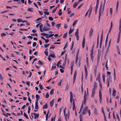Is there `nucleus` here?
I'll return each mask as SVG.
<instances>
[{
  "instance_id": "nucleus-3",
  "label": "nucleus",
  "mask_w": 121,
  "mask_h": 121,
  "mask_svg": "<svg viewBox=\"0 0 121 121\" xmlns=\"http://www.w3.org/2000/svg\"><path fill=\"white\" fill-rule=\"evenodd\" d=\"M78 34V29H77V30L75 33V35L76 37L77 40V41H78V40L79 39V37Z\"/></svg>"
},
{
  "instance_id": "nucleus-55",
  "label": "nucleus",
  "mask_w": 121,
  "mask_h": 121,
  "mask_svg": "<svg viewBox=\"0 0 121 121\" xmlns=\"http://www.w3.org/2000/svg\"><path fill=\"white\" fill-rule=\"evenodd\" d=\"M118 38L117 39V43H118L120 41L119 37H120V35H118Z\"/></svg>"
},
{
  "instance_id": "nucleus-5",
  "label": "nucleus",
  "mask_w": 121,
  "mask_h": 121,
  "mask_svg": "<svg viewBox=\"0 0 121 121\" xmlns=\"http://www.w3.org/2000/svg\"><path fill=\"white\" fill-rule=\"evenodd\" d=\"M99 101L100 102V103H101L102 102V94L101 93V91L99 90Z\"/></svg>"
},
{
  "instance_id": "nucleus-17",
  "label": "nucleus",
  "mask_w": 121,
  "mask_h": 121,
  "mask_svg": "<svg viewBox=\"0 0 121 121\" xmlns=\"http://www.w3.org/2000/svg\"><path fill=\"white\" fill-rule=\"evenodd\" d=\"M54 99H52V101H51L50 103V105L51 107H52V106L53 105V103H54Z\"/></svg>"
},
{
  "instance_id": "nucleus-6",
  "label": "nucleus",
  "mask_w": 121,
  "mask_h": 121,
  "mask_svg": "<svg viewBox=\"0 0 121 121\" xmlns=\"http://www.w3.org/2000/svg\"><path fill=\"white\" fill-rule=\"evenodd\" d=\"M76 71L75 70L74 71V75L73 77V84L74 83L76 78Z\"/></svg>"
},
{
  "instance_id": "nucleus-58",
  "label": "nucleus",
  "mask_w": 121,
  "mask_h": 121,
  "mask_svg": "<svg viewBox=\"0 0 121 121\" xmlns=\"http://www.w3.org/2000/svg\"><path fill=\"white\" fill-rule=\"evenodd\" d=\"M55 47H54V46L53 45H52L51 46V47L50 48H52L54 49L55 48Z\"/></svg>"
},
{
  "instance_id": "nucleus-51",
  "label": "nucleus",
  "mask_w": 121,
  "mask_h": 121,
  "mask_svg": "<svg viewBox=\"0 0 121 121\" xmlns=\"http://www.w3.org/2000/svg\"><path fill=\"white\" fill-rule=\"evenodd\" d=\"M100 58V56H99L98 55V58L97 59V63H99V61Z\"/></svg>"
},
{
  "instance_id": "nucleus-48",
  "label": "nucleus",
  "mask_w": 121,
  "mask_h": 121,
  "mask_svg": "<svg viewBox=\"0 0 121 121\" xmlns=\"http://www.w3.org/2000/svg\"><path fill=\"white\" fill-rule=\"evenodd\" d=\"M1 35L2 37H3L6 35V34L4 33H3L1 34Z\"/></svg>"
},
{
  "instance_id": "nucleus-16",
  "label": "nucleus",
  "mask_w": 121,
  "mask_h": 121,
  "mask_svg": "<svg viewBox=\"0 0 121 121\" xmlns=\"http://www.w3.org/2000/svg\"><path fill=\"white\" fill-rule=\"evenodd\" d=\"M78 2H75L73 5V8H75L77 5L78 4Z\"/></svg>"
},
{
  "instance_id": "nucleus-42",
  "label": "nucleus",
  "mask_w": 121,
  "mask_h": 121,
  "mask_svg": "<svg viewBox=\"0 0 121 121\" xmlns=\"http://www.w3.org/2000/svg\"><path fill=\"white\" fill-rule=\"evenodd\" d=\"M77 22V20H76L74 21V22L73 23V24L72 25L73 26L74 25H75L76 24V23Z\"/></svg>"
},
{
  "instance_id": "nucleus-29",
  "label": "nucleus",
  "mask_w": 121,
  "mask_h": 121,
  "mask_svg": "<svg viewBox=\"0 0 121 121\" xmlns=\"http://www.w3.org/2000/svg\"><path fill=\"white\" fill-rule=\"evenodd\" d=\"M73 110H74L75 109V102L74 101V100H73Z\"/></svg>"
},
{
  "instance_id": "nucleus-11",
  "label": "nucleus",
  "mask_w": 121,
  "mask_h": 121,
  "mask_svg": "<svg viewBox=\"0 0 121 121\" xmlns=\"http://www.w3.org/2000/svg\"><path fill=\"white\" fill-rule=\"evenodd\" d=\"M69 114H65V115H64L65 116V119L66 120V121H67V119H68L69 118Z\"/></svg>"
},
{
  "instance_id": "nucleus-64",
  "label": "nucleus",
  "mask_w": 121,
  "mask_h": 121,
  "mask_svg": "<svg viewBox=\"0 0 121 121\" xmlns=\"http://www.w3.org/2000/svg\"><path fill=\"white\" fill-rule=\"evenodd\" d=\"M57 8V7H56L54 10H53L52 11V13L54 12L56 10Z\"/></svg>"
},
{
  "instance_id": "nucleus-37",
  "label": "nucleus",
  "mask_w": 121,
  "mask_h": 121,
  "mask_svg": "<svg viewBox=\"0 0 121 121\" xmlns=\"http://www.w3.org/2000/svg\"><path fill=\"white\" fill-rule=\"evenodd\" d=\"M118 5H119V1H118L117 2V5H116V10L117 11L118 9Z\"/></svg>"
},
{
  "instance_id": "nucleus-9",
  "label": "nucleus",
  "mask_w": 121,
  "mask_h": 121,
  "mask_svg": "<svg viewBox=\"0 0 121 121\" xmlns=\"http://www.w3.org/2000/svg\"><path fill=\"white\" fill-rule=\"evenodd\" d=\"M17 21L18 22H22L23 23L26 22H27V21L26 20L22 21V19L21 18L19 19H17Z\"/></svg>"
},
{
  "instance_id": "nucleus-20",
  "label": "nucleus",
  "mask_w": 121,
  "mask_h": 121,
  "mask_svg": "<svg viewBox=\"0 0 121 121\" xmlns=\"http://www.w3.org/2000/svg\"><path fill=\"white\" fill-rule=\"evenodd\" d=\"M48 48H46L44 51V53H45V55L46 56L48 55Z\"/></svg>"
},
{
  "instance_id": "nucleus-2",
  "label": "nucleus",
  "mask_w": 121,
  "mask_h": 121,
  "mask_svg": "<svg viewBox=\"0 0 121 121\" xmlns=\"http://www.w3.org/2000/svg\"><path fill=\"white\" fill-rule=\"evenodd\" d=\"M104 9L103 11V7H102V4H101L100 8V9L99 10V15H101V14H102L103 13Z\"/></svg>"
},
{
  "instance_id": "nucleus-53",
  "label": "nucleus",
  "mask_w": 121,
  "mask_h": 121,
  "mask_svg": "<svg viewBox=\"0 0 121 121\" xmlns=\"http://www.w3.org/2000/svg\"><path fill=\"white\" fill-rule=\"evenodd\" d=\"M110 13L112 15V8H110Z\"/></svg>"
},
{
  "instance_id": "nucleus-61",
  "label": "nucleus",
  "mask_w": 121,
  "mask_h": 121,
  "mask_svg": "<svg viewBox=\"0 0 121 121\" xmlns=\"http://www.w3.org/2000/svg\"><path fill=\"white\" fill-rule=\"evenodd\" d=\"M3 77L2 76L1 74H0V80L1 81H2L3 79Z\"/></svg>"
},
{
  "instance_id": "nucleus-52",
  "label": "nucleus",
  "mask_w": 121,
  "mask_h": 121,
  "mask_svg": "<svg viewBox=\"0 0 121 121\" xmlns=\"http://www.w3.org/2000/svg\"><path fill=\"white\" fill-rule=\"evenodd\" d=\"M48 19L49 20L51 21H52L53 20V18L50 17H49Z\"/></svg>"
},
{
  "instance_id": "nucleus-46",
  "label": "nucleus",
  "mask_w": 121,
  "mask_h": 121,
  "mask_svg": "<svg viewBox=\"0 0 121 121\" xmlns=\"http://www.w3.org/2000/svg\"><path fill=\"white\" fill-rule=\"evenodd\" d=\"M61 25V24H58L56 25V27H57L58 29H59V27H60V26Z\"/></svg>"
},
{
  "instance_id": "nucleus-31",
  "label": "nucleus",
  "mask_w": 121,
  "mask_h": 121,
  "mask_svg": "<svg viewBox=\"0 0 121 121\" xmlns=\"http://www.w3.org/2000/svg\"><path fill=\"white\" fill-rule=\"evenodd\" d=\"M95 91H92V94L91 96L92 97H93L94 96V94H95Z\"/></svg>"
},
{
  "instance_id": "nucleus-12",
  "label": "nucleus",
  "mask_w": 121,
  "mask_h": 121,
  "mask_svg": "<svg viewBox=\"0 0 121 121\" xmlns=\"http://www.w3.org/2000/svg\"><path fill=\"white\" fill-rule=\"evenodd\" d=\"M36 102H38V101L39 99L40 98V97H39V96L38 95L36 94Z\"/></svg>"
},
{
  "instance_id": "nucleus-7",
  "label": "nucleus",
  "mask_w": 121,
  "mask_h": 121,
  "mask_svg": "<svg viewBox=\"0 0 121 121\" xmlns=\"http://www.w3.org/2000/svg\"><path fill=\"white\" fill-rule=\"evenodd\" d=\"M70 102L71 103L72 102V100L73 99V94L71 91L70 92Z\"/></svg>"
},
{
  "instance_id": "nucleus-15",
  "label": "nucleus",
  "mask_w": 121,
  "mask_h": 121,
  "mask_svg": "<svg viewBox=\"0 0 121 121\" xmlns=\"http://www.w3.org/2000/svg\"><path fill=\"white\" fill-rule=\"evenodd\" d=\"M112 78L111 76H110L109 77V78H108L107 79V82L108 81L109 82H111L112 81Z\"/></svg>"
},
{
  "instance_id": "nucleus-25",
  "label": "nucleus",
  "mask_w": 121,
  "mask_h": 121,
  "mask_svg": "<svg viewBox=\"0 0 121 121\" xmlns=\"http://www.w3.org/2000/svg\"><path fill=\"white\" fill-rule=\"evenodd\" d=\"M106 2V0H104L103 6V7L102 12L103 11V10L104 9V8H105V4Z\"/></svg>"
},
{
  "instance_id": "nucleus-62",
  "label": "nucleus",
  "mask_w": 121,
  "mask_h": 121,
  "mask_svg": "<svg viewBox=\"0 0 121 121\" xmlns=\"http://www.w3.org/2000/svg\"><path fill=\"white\" fill-rule=\"evenodd\" d=\"M67 43L66 44L65 46L64 47L63 49H65V48L67 47Z\"/></svg>"
},
{
  "instance_id": "nucleus-44",
  "label": "nucleus",
  "mask_w": 121,
  "mask_h": 121,
  "mask_svg": "<svg viewBox=\"0 0 121 121\" xmlns=\"http://www.w3.org/2000/svg\"><path fill=\"white\" fill-rule=\"evenodd\" d=\"M30 35H31L34 36H38V35L37 33H35V34H31Z\"/></svg>"
},
{
  "instance_id": "nucleus-60",
  "label": "nucleus",
  "mask_w": 121,
  "mask_h": 121,
  "mask_svg": "<svg viewBox=\"0 0 121 121\" xmlns=\"http://www.w3.org/2000/svg\"><path fill=\"white\" fill-rule=\"evenodd\" d=\"M94 87H97V84L96 82H95L94 83Z\"/></svg>"
},
{
  "instance_id": "nucleus-38",
  "label": "nucleus",
  "mask_w": 121,
  "mask_h": 121,
  "mask_svg": "<svg viewBox=\"0 0 121 121\" xmlns=\"http://www.w3.org/2000/svg\"><path fill=\"white\" fill-rule=\"evenodd\" d=\"M98 8V6H95V14H96L97 13Z\"/></svg>"
},
{
  "instance_id": "nucleus-49",
  "label": "nucleus",
  "mask_w": 121,
  "mask_h": 121,
  "mask_svg": "<svg viewBox=\"0 0 121 121\" xmlns=\"http://www.w3.org/2000/svg\"><path fill=\"white\" fill-rule=\"evenodd\" d=\"M78 57H76L75 63L76 65H77V62L78 60Z\"/></svg>"
},
{
  "instance_id": "nucleus-27",
  "label": "nucleus",
  "mask_w": 121,
  "mask_h": 121,
  "mask_svg": "<svg viewBox=\"0 0 121 121\" xmlns=\"http://www.w3.org/2000/svg\"><path fill=\"white\" fill-rule=\"evenodd\" d=\"M33 9L32 8H28L27 10L29 11L33 12Z\"/></svg>"
},
{
  "instance_id": "nucleus-28",
  "label": "nucleus",
  "mask_w": 121,
  "mask_h": 121,
  "mask_svg": "<svg viewBox=\"0 0 121 121\" xmlns=\"http://www.w3.org/2000/svg\"><path fill=\"white\" fill-rule=\"evenodd\" d=\"M69 84H68V83H67L66 86V87L65 89V90L67 91L68 90V89L69 88Z\"/></svg>"
},
{
  "instance_id": "nucleus-10",
  "label": "nucleus",
  "mask_w": 121,
  "mask_h": 121,
  "mask_svg": "<svg viewBox=\"0 0 121 121\" xmlns=\"http://www.w3.org/2000/svg\"><path fill=\"white\" fill-rule=\"evenodd\" d=\"M33 114L34 116H35V117H34V118L35 119H36L38 118L39 115V113L38 114H36L35 113H33Z\"/></svg>"
},
{
  "instance_id": "nucleus-36",
  "label": "nucleus",
  "mask_w": 121,
  "mask_h": 121,
  "mask_svg": "<svg viewBox=\"0 0 121 121\" xmlns=\"http://www.w3.org/2000/svg\"><path fill=\"white\" fill-rule=\"evenodd\" d=\"M42 26H43V25L42 24H41V25H40L39 26L40 30L41 32H43V30L42 29Z\"/></svg>"
},
{
  "instance_id": "nucleus-18",
  "label": "nucleus",
  "mask_w": 121,
  "mask_h": 121,
  "mask_svg": "<svg viewBox=\"0 0 121 121\" xmlns=\"http://www.w3.org/2000/svg\"><path fill=\"white\" fill-rule=\"evenodd\" d=\"M96 80V81H98L99 82H100V76L99 75L97 76Z\"/></svg>"
},
{
  "instance_id": "nucleus-43",
  "label": "nucleus",
  "mask_w": 121,
  "mask_h": 121,
  "mask_svg": "<svg viewBox=\"0 0 121 121\" xmlns=\"http://www.w3.org/2000/svg\"><path fill=\"white\" fill-rule=\"evenodd\" d=\"M92 7H91V5L90 6V11L89 13V14L90 15L92 10Z\"/></svg>"
},
{
  "instance_id": "nucleus-23",
  "label": "nucleus",
  "mask_w": 121,
  "mask_h": 121,
  "mask_svg": "<svg viewBox=\"0 0 121 121\" xmlns=\"http://www.w3.org/2000/svg\"><path fill=\"white\" fill-rule=\"evenodd\" d=\"M117 47L118 50V52L119 54H120V51L119 49L118 45L117 46Z\"/></svg>"
},
{
  "instance_id": "nucleus-13",
  "label": "nucleus",
  "mask_w": 121,
  "mask_h": 121,
  "mask_svg": "<svg viewBox=\"0 0 121 121\" xmlns=\"http://www.w3.org/2000/svg\"><path fill=\"white\" fill-rule=\"evenodd\" d=\"M50 28H46V27L45 26L43 28V31H48L49 30H50Z\"/></svg>"
},
{
  "instance_id": "nucleus-8",
  "label": "nucleus",
  "mask_w": 121,
  "mask_h": 121,
  "mask_svg": "<svg viewBox=\"0 0 121 121\" xmlns=\"http://www.w3.org/2000/svg\"><path fill=\"white\" fill-rule=\"evenodd\" d=\"M93 32V30L91 28L89 32V36L91 37L92 35Z\"/></svg>"
},
{
  "instance_id": "nucleus-21",
  "label": "nucleus",
  "mask_w": 121,
  "mask_h": 121,
  "mask_svg": "<svg viewBox=\"0 0 121 121\" xmlns=\"http://www.w3.org/2000/svg\"><path fill=\"white\" fill-rule=\"evenodd\" d=\"M35 108L36 109H38V102H35Z\"/></svg>"
},
{
  "instance_id": "nucleus-19",
  "label": "nucleus",
  "mask_w": 121,
  "mask_h": 121,
  "mask_svg": "<svg viewBox=\"0 0 121 121\" xmlns=\"http://www.w3.org/2000/svg\"><path fill=\"white\" fill-rule=\"evenodd\" d=\"M49 56H50L52 58H55L56 57L55 55L53 54H50Z\"/></svg>"
},
{
  "instance_id": "nucleus-47",
  "label": "nucleus",
  "mask_w": 121,
  "mask_h": 121,
  "mask_svg": "<svg viewBox=\"0 0 121 121\" xmlns=\"http://www.w3.org/2000/svg\"><path fill=\"white\" fill-rule=\"evenodd\" d=\"M94 113H95V115H97L98 113L97 112V110L96 108L95 109V110Z\"/></svg>"
},
{
  "instance_id": "nucleus-41",
  "label": "nucleus",
  "mask_w": 121,
  "mask_h": 121,
  "mask_svg": "<svg viewBox=\"0 0 121 121\" xmlns=\"http://www.w3.org/2000/svg\"><path fill=\"white\" fill-rule=\"evenodd\" d=\"M67 32L65 33L63 36V38H66V37L67 35Z\"/></svg>"
},
{
  "instance_id": "nucleus-1",
  "label": "nucleus",
  "mask_w": 121,
  "mask_h": 121,
  "mask_svg": "<svg viewBox=\"0 0 121 121\" xmlns=\"http://www.w3.org/2000/svg\"><path fill=\"white\" fill-rule=\"evenodd\" d=\"M87 93H86V91H85L84 94V99L83 100V102L84 104H86V99L87 96L88 95V88H87Z\"/></svg>"
},
{
  "instance_id": "nucleus-56",
  "label": "nucleus",
  "mask_w": 121,
  "mask_h": 121,
  "mask_svg": "<svg viewBox=\"0 0 121 121\" xmlns=\"http://www.w3.org/2000/svg\"><path fill=\"white\" fill-rule=\"evenodd\" d=\"M50 45V44H45L44 45V47L45 48H46L48 46H49Z\"/></svg>"
},
{
  "instance_id": "nucleus-26",
  "label": "nucleus",
  "mask_w": 121,
  "mask_h": 121,
  "mask_svg": "<svg viewBox=\"0 0 121 121\" xmlns=\"http://www.w3.org/2000/svg\"><path fill=\"white\" fill-rule=\"evenodd\" d=\"M54 90L53 89H52L51 90L50 92V94L51 95H52L53 94Z\"/></svg>"
},
{
  "instance_id": "nucleus-35",
  "label": "nucleus",
  "mask_w": 121,
  "mask_h": 121,
  "mask_svg": "<svg viewBox=\"0 0 121 121\" xmlns=\"http://www.w3.org/2000/svg\"><path fill=\"white\" fill-rule=\"evenodd\" d=\"M74 30H71V28H70V30H69V34H70L71 33H72L73 32V31Z\"/></svg>"
},
{
  "instance_id": "nucleus-30",
  "label": "nucleus",
  "mask_w": 121,
  "mask_h": 121,
  "mask_svg": "<svg viewBox=\"0 0 121 121\" xmlns=\"http://www.w3.org/2000/svg\"><path fill=\"white\" fill-rule=\"evenodd\" d=\"M103 31L102 30L100 38V41H102L103 38Z\"/></svg>"
},
{
  "instance_id": "nucleus-63",
  "label": "nucleus",
  "mask_w": 121,
  "mask_h": 121,
  "mask_svg": "<svg viewBox=\"0 0 121 121\" xmlns=\"http://www.w3.org/2000/svg\"><path fill=\"white\" fill-rule=\"evenodd\" d=\"M29 71L30 73V74L29 76L28 77V78L30 77L32 75V73L30 71V70Z\"/></svg>"
},
{
  "instance_id": "nucleus-4",
  "label": "nucleus",
  "mask_w": 121,
  "mask_h": 121,
  "mask_svg": "<svg viewBox=\"0 0 121 121\" xmlns=\"http://www.w3.org/2000/svg\"><path fill=\"white\" fill-rule=\"evenodd\" d=\"M88 107L87 106L85 107L83 109V111L82 112V114L83 115H85L86 112V111L88 110Z\"/></svg>"
},
{
  "instance_id": "nucleus-39",
  "label": "nucleus",
  "mask_w": 121,
  "mask_h": 121,
  "mask_svg": "<svg viewBox=\"0 0 121 121\" xmlns=\"http://www.w3.org/2000/svg\"><path fill=\"white\" fill-rule=\"evenodd\" d=\"M99 37H97V48H98L99 44Z\"/></svg>"
},
{
  "instance_id": "nucleus-24",
  "label": "nucleus",
  "mask_w": 121,
  "mask_h": 121,
  "mask_svg": "<svg viewBox=\"0 0 121 121\" xmlns=\"http://www.w3.org/2000/svg\"><path fill=\"white\" fill-rule=\"evenodd\" d=\"M48 106L47 104L46 103L43 106V109L46 108H47Z\"/></svg>"
},
{
  "instance_id": "nucleus-40",
  "label": "nucleus",
  "mask_w": 121,
  "mask_h": 121,
  "mask_svg": "<svg viewBox=\"0 0 121 121\" xmlns=\"http://www.w3.org/2000/svg\"><path fill=\"white\" fill-rule=\"evenodd\" d=\"M38 63L39 64L41 65H43V64H44L43 62H42L40 60H39L38 61Z\"/></svg>"
},
{
  "instance_id": "nucleus-14",
  "label": "nucleus",
  "mask_w": 121,
  "mask_h": 121,
  "mask_svg": "<svg viewBox=\"0 0 121 121\" xmlns=\"http://www.w3.org/2000/svg\"><path fill=\"white\" fill-rule=\"evenodd\" d=\"M85 39L84 37L83 39V41L82 43V46L83 47V48H84V46H85Z\"/></svg>"
},
{
  "instance_id": "nucleus-22",
  "label": "nucleus",
  "mask_w": 121,
  "mask_h": 121,
  "mask_svg": "<svg viewBox=\"0 0 121 121\" xmlns=\"http://www.w3.org/2000/svg\"><path fill=\"white\" fill-rule=\"evenodd\" d=\"M40 35L43 36H48L49 35V34H47L45 33H41L40 34Z\"/></svg>"
},
{
  "instance_id": "nucleus-34",
  "label": "nucleus",
  "mask_w": 121,
  "mask_h": 121,
  "mask_svg": "<svg viewBox=\"0 0 121 121\" xmlns=\"http://www.w3.org/2000/svg\"><path fill=\"white\" fill-rule=\"evenodd\" d=\"M102 78L103 79V82H104L105 81V75L104 74H103Z\"/></svg>"
},
{
  "instance_id": "nucleus-45",
  "label": "nucleus",
  "mask_w": 121,
  "mask_h": 121,
  "mask_svg": "<svg viewBox=\"0 0 121 121\" xmlns=\"http://www.w3.org/2000/svg\"><path fill=\"white\" fill-rule=\"evenodd\" d=\"M24 116L27 119H28V118L26 113L24 112Z\"/></svg>"
},
{
  "instance_id": "nucleus-57",
  "label": "nucleus",
  "mask_w": 121,
  "mask_h": 121,
  "mask_svg": "<svg viewBox=\"0 0 121 121\" xmlns=\"http://www.w3.org/2000/svg\"><path fill=\"white\" fill-rule=\"evenodd\" d=\"M84 68H85V72H87L86 66V65H84Z\"/></svg>"
},
{
  "instance_id": "nucleus-54",
  "label": "nucleus",
  "mask_w": 121,
  "mask_h": 121,
  "mask_svg": "<svg viewBox=\"0 0 121 121\" xmlns=\"http://www.w3.org/2000/svg\"><path fill=\"white\" fill-rule=\"evenodd\" d=\"M56 66L55 65V66H52V68L51 69V70H53L54 69H56Z\"/></svg>"
},
{
  "instance_id": "nucleus-50",
  "label": "nucleus",
  "mask_w": 121,
  "mask_h": 121,
  "mask_svg": "<svg viewBox=\"0 0 121 121\" xmlns=\"http://www.w3.org/2000/svg\"><path fill=\"white\" fill-rule=\"evenodd\" d=\"M30 106H29L28 107V114H29L30 112Z\"/></svg>"
},
{
  "instance_id": "nucleus-32",
  "label": "nucleus",
  "mask_w": 121,
  "mask_h": 121,
  "mask_svg": "<svg viewBox=\"0 0 121 121\" xmlns=\"http://www.w3.org/2000/svg\"><path fill=\"white\" fill-rule=\"evenodd\" d=\"M49 97V95L48 94V92H47L46 93V95L45 96V98H46L47 99Z\"/></svg>"
},
{
  "instance_id": "nucleus-33",
  "label": "nucleus",
  "mask_w": 121,
  "mask_h": 121,
  "mask_svg": "<svg viewBox=\"0 0 121 121\" xmlns=\"http://www.w3.org/2000/svg\"><path fill=\"white\" fill-rule=\"evenodd\" d=\"M109 47L108 46V47L107 48V50L105 52V55H107V53L109 52Z\"/></svg>"
},
{
  "instance_id": "nucleus-59",
  "label": "nucleus",
  "mask_w": 121,
  "mask_h": 121,
  "mask_svg": "<svg viewBox=\"0 0 121 121\" xmlns=\"http://www.w3.org/2000/svg\"><path fill=\"white\" fill-rule=\"evenodd\" d=\"M99 0H97V2H96V6H98L99 4Z\"/></svg>"
}]
</instances>
